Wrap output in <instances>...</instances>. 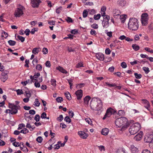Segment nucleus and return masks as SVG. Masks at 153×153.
Wrapping results in <instances>:
<instances>
[{
	"label": "nucleus",
	"mask_w": 153,
	"mask_h": 153,
	"mask_svg": "<svg viewBox=\"0 0 153 153\" xmlns=\"http://www.w3.org/2000/svg\"><path fill=\"white\" fill-rule=\"evenodd\" d=\"M90 106L93 110H100L102 107V103L101 100L98 98H93L90 102Z\"/></svg>",
	"instance_id": "1"
},
{
	"label": "nucleus",
	"mask_w": 153,
	"mask_h": 153,
	"mask_svg": "<svg viewBox=\"0 0 153 153\" xmlns=\"http://www.w3.org/2000/svg\"><path fill=\"white\" fill-rule=\"evenodd\" d=\"M139 22L138 19L135 18L130 19L128 23V28L132 30H136L139 27Z\"/></svg>",
	"instance_id": "2"
},
{
	"label": "nucleus",
	"mask_w": 153,
	"mask_h": 153,
	"mask_svg": "<svg viewBox=\"0 0 153 153\" xmlns=\"http://www.w3.org/2000/svg\"><path fill=\"white\" fill-rule=\"evenodd\" d=\"M127 119L126 118L123 117L119 118L116 119L115 121V124L116 126L118 127H120L122 126V129H123L125 126H123V125L126 123L127 126H128V124L127 123Z\"/></svg>",
	"instance_id": "3"
},
{
	"label": "nucleus",
	"mask_w": 153,
	"mask_h": 153,
	"mask_svg": "<svg viewBox=\"0 0 153 153\" xmlns=\"http://www.w3.org/2000/svg\"><path fill=\"white\" fill-rule=\"evenodd\" d=\"M140 125L138 123H136L131 126L128 131L131 134H136L140 129Z\"/></svg>",
	"instance_id": "4"
},
{
	"label": "nucleus",
	"mask_w": 153,
	"mask_h": 153,
	"mask_svg": "<svg viewBox=\"0 0 153 153\" xmlns=\"http://www.w3.org/2000/svg\"><path fill=\"white\" fill-rule=\"evenodd\" d=\"M8 106L11 109L10 110H9V111L8 113L12 114H15L17 113L18 110L20 108V107L19 105H17L13 103H9Z\"/></svg>",
	"instance_id": "5"
},
{
	"label": "nucleus",
	"mask_w": 153,
	"mask_h": 153,
	"mask_svg": "<svg viewBox=\"0 0 153 153\" xmlns=\"http://www.w3.org/2000/svg\"><path fill=\"white\" fill-rule=\"evenodd\" d=\"M24 7L20 4H19L15 11L14 15L16 17H19L23 14Z\"/></svg>",
	"instance_id": "6"
},
{
	"label": "nucleus",
	"mask_w": 153,
	"mask_h": 153,
	"mask_svg": "<svg viewBox=\"0 0 153 153\" xmlns=\"http://www.w3.org/2000/svg\"><path fill=\"white\" fill-rule=\"evenodd\" d=\"M149 17L147 13H143L141 16V21L143 26H145L147 25L148 22Z\"/></svg>",
	"instance_id": "7"
},
{
	"label": "nucleus",
	"mask_w": 153,
	"mask_h": 153,
	"mask_svg": "<svg viewBox=\"0 0 153 153\" xmlns=\"http://www.w3.org/2000/svg\"><path fill=\"white\" fill-rule=\"evenodd\" d=\"M116 111L111 108H108L104 117L103 118V120H105L107 117H109L111 114H115Z\"/></svg>",
	"instance_id": "8"
},
{
	"label": "nucleus",
	"mask_w": 153,
	"mask_h": 153,
	"mask_svg": "<svg viewBox=\"0 0 153 153\" xmlns=\"http://www.w3.org/2000/svg\"><path fill=\"white\" fill-rule=\"evenodd\" d=\"M153 140V132H151L147 134L145 137L144 141L146 143L152 142Z\"/></svg>",
	"instance_id": "9"
},
{
	"label": "nucleus",
	"mask_w": 153,
	"mask_h": 153,
	"mask_svg": "<svg viewBox=\"0 0 153 153\" xmlns=\"http://www.w3.org/2000/svg\"><path fill=\"white\" fill-rule=\"evenodd\" d=\"M75 94L77 96V99L79 100H80L82 97V91L81 89L78 90L75 92Z\"/></svg>",
	"instance_id": "10"
},
{
	"label": "nucleus",
	"mask_w": 153,
	"mask_h": 153,
	"mask_svg": "<svg viewBox=\"0 0 153 153\" xmlns=\"http://www.w3.org/2000/svg\"><path fill=\"white\" fill-rule=\"evenodd\" d=\"M41 1L40 0H31V4L33 7H37Z\"/></svg>",
	"instance_id": "11"
},
{
	"label": "nucleus",
	"mask_w": 153,
	"mask_h": 153,
	"mask_svg": "<svg viewBox=\"0 0 153 153\" xmlns=\"http://www.w3.org/2000/svg\"><path fill=\"white\" fill-rule=\"evenodd\" d=\"M78 134L80 137L83 139H86L88 136V134L84 131H79L78 132Z\"/></svg>",
	"instance_id": "12"
},
{
	"label": "nucleus",
	"mask_w": 153,
	"mask_h": 153,
	"mask_svg": "<svg viewBox=\"0 0 153 153\" xmlns=\"http://www.w3.org/2000/svg\"><path fill=\"white\" fill-rule=\"evenodd\" d=\"M120 13V11L117 9L114 10L113 11V15L114 18H117L119 17Z\"/></svg>",
	"instance_id": "13"
},
{
	"label": "nucleus",
	"mask_w": 153,
	"mask_h": 153,
	"mask_svg": "<svg viewBox=\"0 0 153 153\" xmlns=\"http://www.w3.org/2000/svg\"><path fill=\"white\" fill-rule=\"evenodd\" d=\"M97 58L100 61H103L104 59V56L103 54L101 53H98L96 54Z\"/></svg>",
	"instance_id": "14"
},
{
	"label": "nucleus",
	"mask_w": 153,
	"mask_h": 153,
	"mask_svg": "<svg viewBox=\"0 0 153 153\" xmlns=\"http://www.w3.org/2000/svg\"><path fill=\"white\" fill-rule=\"evenodd\" d=\"M143 136V132L142 131H140L139 133H138L136 136L134 137V139L137 141H139L140 140Z\"/></svg>",
	"instance_id": "15"
},
{
	"label": "nucleus",
	"mask_w": 153,
	"mask_h": 153,
	"mask_svg": "<svg viewBox=\"0 0 153 153\" xmlns=\"http://www.w3.org/2000/svg\"><path fill=\"white\" fill-rule=\"evenodd\" d=\"M132 153H138L139 150L138 148L135 147L134 145H131L130 147Z\"/></svg>",
	"instance_id": "16"
},
{
	"label": "nucleus",
	"mask_w": 153,
	"mask_h": 153,
	"mask_svg": "<svg viewBox=\"0 0 153 153\" xmlns=\"http://www.w3.org/2000/svg\"><path fill=\"white\" fill-rule=\"evenodd\" d=\"M38 60L36 58L34 59L33 61L32 64L33 66H36V67H42V66L39 64H37Z\"/></svg>",
	"instance_id": "17"
},
{
	"label": "nucleus",
	"mask_w": 153,
	"mask_h": 153,
	"mask_svg": "<svg viewBox=\"0 0 153 153\" xmlns=\"http://www.w3.org/2000/svg\"><path fill=\"white\" fill-rule=\"evenodd\" d=\"M109 132V130L108 128H105L102 129L101 131V134L104 135H107Z\"/></svg>",
	"instance_id": "18"
},
{
	"label": "nucleus",
	"mask_w": 153,
	"mask_h": 153,
	"mask_svg": "<svg viewBox=\"0 0 153 153\" xmlns=\"http://www.w3.org/2000/svg\"><path fill=\"white\" fill-rule=\"evenodd\" d=\"M91 99V97L89 96H86L84 99L85 104L86 105H88L89 101Z\"/></svg>",
	"instance_id": "19"
},
{
	"label": "nucleus",
	"mask_w": 153,
	"mask_h": 153,
	"mask_svg": "<svg viewBox=\"0 0 153 153\" xmlns=\"http://www.w3.org/2000/svg\"><path fill=\"white\" fill-rule=\"evenodd\" d=\"M117 4L118 5L123 7L125 5L126 3L124 0H118L117 1Z\"/></svg>",
	"instance_id": "20"
},
{
	"label": "nucleus",
	"mask_w": 153,
	"mask_h": 153,
	"mask_svg": "<svg viewBox=\"0 0 153 153\" xmlns=\"http://www.w3.org/2000/svg\"><path fill=\"white\" fill-rule=\"evenodd\" d=\"M40 74L38 72L36 74H35L33 76L31 75L30 76V78L32 79L31 78H33L34 80V81H37L36 79L40 76Z\"/></svg>",
	"instance_id": "21"
},
{
	"label": "nucleus",
	"mask_w": 153,
	"mask_h": 153,
	"mask_svg": "<svg viewBox=\"0 0 153 153\" xmlns=\"http://www.w3.org/2000/svg\"><path fill=\"white\" fill-rule=\"evenodd\" d=\"M40 51V50L39 48H35L33 49L32 52L33 54L36 55L39 53Z\"/></svg>",
	"instance_id": "22"
},
{
	"label": "nucleus",
	"mask_w": 153,
	"mask_h": 153,
	"mask_svg": "<svg viewBox=\"0 0 153 153\" xmlns=\"http://www.w3.org/2000/svg\"><path fill=\"white\" fill-rule=\"evenodd\" d=\"M126 16H127L126 15H122L119 16V17L122 23H124L126 19Z\"/></svg>",
	"instance_id": "23"
},
{
	"label": "nucleus",
	"mask_w": 153,
	"mask_h": 153,
	"mask_svg": "<svg viewBox=\"0 0 153 153\" xmlns=\"http://www.w3.org/2000/svg\"><path fill=\"white\" fill-rule=\"evenodd\" d=\"M109 21H103L102 22V25L104 28H106L109 26Z\"/></svg>",
	"instance_id": "24"
},
{
	"label": "nucleus",
	"mask_w": 153,
	"mask_h": 153,
	"mask_svg": "<svg viewBox=\"0 0 153 153\" xmlns=\"http://www.w3.org/2000/svg\"><path fill=\"white\" fill-rule=\"evenodd\" d=\"M57 70H59L60 72L63 74H67L68 73L67 71L63 68H56Z\"/></svg>",
	"instance_id": "25"
},
{
	"label": "nucleus",
	"mask_w": 153,
	"mask_h": 153,
	"mask_svg": "<svg viewBox=\"0 0 153 153\" xmlns=\"http://www.w3.org/2000/svg\"><path fill=\"white\" fill-rule=\"evenodd\" d=\"M106 10V7H102L101 9V14L102 16H104L105 14V11Z\"/></svg>",
	"instance_id": "26"
},
{
	"label": "nucleus",
	"mask_w": 153,
	"mask_h": 153,
	"mask_svg": "<svg viewBox=\"0 0 153 153\" xmlns=\"http://www.w3.org/2000/svg\"><path fill=\"white\" fill-rule=\"evenodd\" d=\"M65 95L67 98L68 100H71V97L70 93L67 91L65 93Z\"/></svg>",
	"instance_id": "27"
},
{
	"label": "nucleus",
	"mask_w": 153,
	"mask_h": 153,
	"mask_svg": "<svg viewBox=\"0 0 153 153\" xmlns=\"http://www.w3.org/2000/svg\"><path fill=\"white\" fill-rule=\"evenodd\" d=\"M133 48L135 51H137L140 49L139 46L137 44H133L132 45Z\"/></svg>",
	"instance_id": "28"
},
{
	"label": "nucleus",
	"mask_w": 153,
	"mask_h": 153,
	"mask_svg": "<svg viewBox=\"0 0 153 153\" xmlns=\"http://www.w3.org/2000/svg\"><path fill=\"white\" fill-rule=\"evenodd\" d=\"M134 75L135 78L137 79H140L142 77V75L140 74H138L135 73H134Z\"/></svg>",
	"instance_id": "29"
},
{
	"label": "nucleus",
	"mask_w": 153,
	"mask_h": 153,
	"mask_svg": "<svg viewBox=\"0 0 153 153\" xmlns=\"http://www.w3.org/2000/svg\"><path fill=\"white\" fill-rule=\"evenodd\" d=\"M116 153H127L125 149L122 148L119 150H118Z\"/></svg>",
	"instance_id": "30"
},
{
	"label": "nucleus",
	"mask_w": 153,
	"mask_h": 153,
	"mask_svg": "<svg viewBox=\"0 0 153 153\" xmlns=\"http://www.w3.org/2000/svg\"><path fill=\"white\" fill-rule=\"evenodd\" d=\"M8 42L10 46H14L16 43V42L14 41H13L11 40H9L8 41Z\"/></svg>",
	"instance_id": "31"
},
{
	"label": "nucleus",
	"mask_w": 153,
	"mask_h": 153,
	"mask_svg": "<svg viewBox=\"0 0 153 153\" xmlns=\"http://www.w3.org/2000/svg\"><path fill=\"white\" fill-rule=\"evenodd\" d=\"M40 105V103L39 101L38 100L37 98H36L35 100L34 104V105L36 107H39Z\"/></svg>",
	"instance_id": "32"
},
{
	"label": "nucleus",
	"mask_w": 153,
	"mask_h": 153,
	"mask_svg": "<svg viewBox=\"0 0 153 153\" xmlns=\"http://www.w3.org/2000/svg\"><path fill=\"white\" fill-rule=\"evenodd\" d=\"M103 17V20L104 21H109V20L110 19V17L109 16L107 15H105L102 16Z\"/></svg>",
	"instance_id": "33"
},
{
	"label": "nucleus",
	"mask_w": 153,
	"mask_h": 153,
	"mask_svg": "<svg viewBox=\"0 0 153 153\" xmlns=\"http://www.w3.org/2000/svg\"><path fill=\"white\" fill-rule=\"evenodd\" d=\"M17 38L18 39L20 40L22 42H24L25 40V38L24 37L19 35L17 36Z\"/></svg>",
	"instance_id": "34"
},
{
	"label": "nucleus",
	"mask_w": 153,
	"mask_h": 153,
	"mask_svg": "<svg viewBox=\"0 0 153 153\" xmlns=\"http://www.w3.org/2000/svg\"><path fill=\"white\" fill-rule=\"evenodd\" d=\"M100 14H98L97 15H94V18L95 20H98L100 18Z\"/></svg>",
	"instance_id": "35"
},
{
	"label": "nucleus",
	"mask_w": 153,
	"mask_h": 153,
	"mask_svg": "<svg viewBox=\"0 0 153 153\" xmlns=\"http://www.w3.org/2000/svg\"><path fill=\"white\" fill-rule=\"evenodd\" d=\"M20 149L21 150L23 151L24 152H27L28 151V150L27 148L25 146H24V147L22 146H20Z\"/></svg>",
	"instance_id": "36"
},
{
	"label": "nucleus",
	"mask_w": 153,
	"mask_h": 153,
	"mask_svg": "<svg viewBox=\"0 0 153 153\" xmlns=\"http://www.w3.org/2000/svg\"><path fill=\"white\" fill-rule=\"evenodd\" d=\"M85 84L84 83H80L77 84L76 86V88L77 89H80L84 87Z\"/></svg>",
	"instance_id": "37"
},
{
	"label": "nucleus",
	"mask_w": 153,
	"mask_h": 153,
	"mask_svg": "<svg viewBox=\"0 0 153 153\" xmlns=\"http://www.w3.org/2000/svg\"><path fill=\"white\" fill-rule=\"evenodd\" d=\"M64 120L65 121H66L68 123H70L71 121V119L68 116H67L65 117L64 118Z\"/></svg>",
	"instance_id": "38"
},
{
	"label": "nucleus",
	"mask_w": 153,
	"mask_h": 153,
	"mask_svg": "<svg viewBox=\"0 0 153 153\" xmlns=\"http://www.w3.org/2000/svg\"><path fill=\"white\" fill-rule=\"evenodd\" d=\"M111 59V58L110 57H104V61L105 62H110Z\"/></svg>",
	"instance_id": "39"
},
{
	"label": "nucleus",
	"mask_w": 153,
	"mask_h": 153,
	"mask_svg": "<svg viewBox=\"0 0 153 153\" xmlns=\"http://www.w3.org/2000/svg\"><path fill=\"white\" fill-rule=\"evenodd\" d=\"M62 10V7H58L56 10V13L59 14L60 13Z\"/></svg>",
	"instance_id": "40"
},
{
	"label": "nucleus",
	"mask_w": 153,
	"mask_h": 153,
	"mask_svg": "<svg viewBox=\"0 0 153 153\" xmlns=\"http://www.w3.org/2000/svg\"><path fill=\"white\" fill-rule=\"evenodd\" d=\"M51 84L53 86H55L56 85V81L54 79H52L51 80Z\"/></svg>",
	"instance_id": "41"
},
{
	"label": "nucleus",
	"mask_w": 153,
	"mask_h": 153,
	"mask_svg": "<svg viewBox=\"0 0 153 153\" xmlns=\"http://www.w3.org/2000/svg\"><path fill=\"white\" fill-rule=\"evenodd\" d=\"M42 138L40 136L38 137L36 139V141L39 143H41L42 141Z\"/></svg>",
	"instance_id": "42"
},
{
	"label": "nucleus",
	"mask_w": 153,
	"mask_h": 153,
	"mask_svg": "<svg viewBox=\"0 0 153 153\" xmlns=\"http://www.w3.org/2000/svg\"><path fill=\"white\" fill-rule=\"evenodd\" d=\"M29 131L28 130H27L26 128H24L23 129L21 130L20 132V133L25 134L27 133Z\"/></svg>",
	"instance_id": "43"
},
{
	"label": "nucleus",
	"mask_w": 153,
	"mask_h": 153,
	"mask_svg": "<svg viewBox=\"0 0 153 153\" xmlns=\"http://www.w3.org/2000/svg\"><path fill=\"white\" fill-rule=\"evenodd\" d=\"M40 117L39 114L36 115L34 117V120L36 122H38L39 121Z\"/></svg>",
	"instance_id": "44"
},
{
	"label": "nucleus",
	"mask_w": 153,
	"mask_h": 153,
	"mask_svg": "<svg viewBox=\"0 0 153 153\" xmlns=\"http://www.w3.org/2000/svg\"><path fill=\"white\" fill-rule=\"evenodd\" d=\"M144 50L146 51L152 53H153V51L151 49V48H148V47H146L145 48H144Z\"/></svg>",
	"instance_id": "45"
},
{
	"label": "nucleus",
	"mask_w": 153,
	"mask_h": 153,
	"mask_svg": "<svg viewBox=\"0 0 153 153\" xmlns=\"http://www.w3.org/2000/svg\"><path fill=\"white\" fill-rule=\"evenodd\" d=\"M60 141H58L57 143V144H56L54 147V148L55 149H58L60 147Z\"/></svg>",
	"instance_id": "46"
},
{
	"label": "nucleus",
	"mask_w": 153,
	"mask_h": 153,
	"mask_svg": "<svg viewBox=\"0 0 153 153\" xmlns=\"http://www.w3.org/2000/svg\"><path fill=\"white\" fill-rule=\"evenodd\" d=\"M83 16L84 18L86 17L88 15V12L86 10H84L83 12Z\"/></svg>",
	"instance_id": "47"
},
{
	"label": "nucleus",
	"mask_w": 153,
	"mask_h": 153,
	"mask_svg": "<svg viewBox=\"0 0 153 153\" xmlns=\"http://www.w3.org/2000/svg\"><path fill=\"white\" fill-rule=\"evenodd\" d=\"M3 73L2 74V76L1 78V80L3 82H4L7 79V76H3Z\"/></svg>",
	"instance_id": "48"
},
{
	"label": "nucleus",
	"mask_w": 153,
	"mask_h": 153,
	"mask_svg": "<svg viewBox=\"0 0 153 153\" xmlns=\"http://www.w3.org/2000/svg\"><path fill=\"white\" fill-rule=\"evenodd\" d=\"M105 84L107 85L109 87H115L116 86V85L115 83L114 84H110L108 83V82H105Z\"/></svg>",
	"instance_id": "49"
},
{
	"label": "nucleus",
	"mask_w": 153,
	"mask_h": 153,
	"mask_svg": "<svg viewBox=\"0 0 153 153\" xmlns=\"http://www.w3.org/2000/svg\"><path fill=\"white\" fill-rule=\"evenodd\" d=\"M63 117L62 114L60 115L59 117L57 118V120L59 122H61L63 120Z\"/></svg>",
	"instance_id": "50"
},
{
	"label": "nucleus",
	"mask_w": 153,
	"mask_h": 153,
	"mask_svg": "<svg viewBox=\"0 0 153 153\" xmlns=\"http://www.w3.org/2000/svg\"><path fill=\"white\" fill-rule=\"evenodd\" d=\"M38 28H34L31 30L30 33L32 34H33L35 32L38 31Z\"/></svg>",
	"instance_id": "51"
},
{
	"label": "nucleus",
	"mask_w": 153,
	"mask_h": 153,
	"mask_svg": "<svg viewBox=\"0 0 153 153\" xmlns=\"http://www.w3.org/2000/svg\"><path fill=\"white\" fill-rule=\"evenodd\" d=\"M25 127V125L23 123L19 124V127L18 129L19 130L22 129V128H24Z\"/></svg>",
	"instance_id": "52"
},
{
	"label": "nucleus",
	"mask_w": 153,
	"mask_h": 153,
	"mask_svg": "<svg viewBox=\"0 0 153 153\" xmlns=\"http://www.w3.org/2000/svg\"><path fill=\"white\" fill-rule=\"evenodd\" d=\"M56 100L58 102H61L63 101V99L61 97H58L56 98Z\"/></svg>",
	"instance_id": "53"
},
{
	"label": "nucleus",
	"mask_w": 153,
	"mask_h": 153,
	"mask_svg": "<svg viewBox=\"0 0 153 153\" xmlns=\"http://www.w3.org/2000/svg\"><path fill=\"white\" fill-rule=\"evenodd\" d=\"M66 20L68 23L72 22H73L72 19L69 17H68L66 19Z\"/></svg>",
	"instance_id": "54"
},
{
	"label": "nucleus",
	"mask_w": 153,
	"mask_h": 153,
	"mask_svg": "<svg viewBox=\"0 0 153 153\" xmlns=\"http://www.w3.org/2000/svg\"><path fill=\"white\" fill-rule=\"evenodd\" d=\"M17 94L18 95H20L23 94V92L22 90L18 89L16 91Z\"/></svg>",
	"instance_id": "55"
},
{
	"label": "nucleus",
	"mask_w": 153,
	"mask_h": 153,
	"mask_svg": "<svg viewBox=\"0 0 153 153\" xmlns=\"http://www.w3.org/2000/svg\"><path fill=\"white\" fill-rule=\"evenodd\" d=\"M90 34L92 35H95L97 34V32L94 29H91L90 31Z\"/></svg>",
	"instance_id": "56"
},
{
	"label": "nucleus",
	"mask_w": 153,
	"mask_h": 153,
	"mask_svg": "<svg viewBox=\"0 0 153 153\" xmlns=\"http://www.w3.org/2000/svg\"><path fill=\"white\" fill-rule=\"evenodd\" d=\"M8 36L7 33L4 31H3L2 32V36L4 38H7Z\"/></svg>",
	"instance_id": "57"
},
{
	"label": "nucleus",
	"mask_w": 153,
	"mask_h": 153,
	"mask_svg": "<svg viewBox=\"0 0 153 153\" xmlns=\"http://www.w3.org/2000/svg\"><path fill=\"white\" fill-rule=\"evenodd\" d=\"M105 33L107 34V35L109 37H111L112 36L111 32H108L107 30H105Z\"/></svg>",
	"instance_id": "58"
},
{
	"label": "nucleus",
	"mask_w": 153,
	"mask_h": 153,
	"mask_svg": "<svg viewBox=\"0 0 153 153\" xmlns=\"http://www.w3.org/2000/svg\"><path fill=\"white\" fill-rule=\"evenodd\" d=\"M42 52L44 54H46L48 53V50L46 48H43L42 50Z\"/></svg>",
	"instance_id": "59"
},
{
	"label": "nucleus",
	"mask_w": 153,
	"mask_h": 153,
	"mask_svg": "<svg viewBox=\"0 0 153 153\" xmlns=\"http://www.w3.org/2000/svg\"><path fill=\"white\" fill-rule=\"evenodd\" d=\"M143 70L145 71V73L147 74L149 72V68H143Z\"/></svg>",
	"instance_id": "60"
},
{
	"label": "nucleus",
	"mask_w": 153,
	"mask_h": 153,
	"mask_svg": "<svg viewBox=\"0 0 153 153\" xmlns=\"http://www.w3.org/2000/svg\"><path fill=\"white\" fill-rule=\"evenodd\" d=\"M13 145L15 147H19L20 146L19 142H14L13 143Z\"/></svg>",
	"instance_id": "61"
},
{
	"label": "nucleus",
	"mask_w": 153,
	"mask_h": 153,
	"mask_svg": "<svg viewBox=\"0 0 153 153\" xmlns=\"http://www.w3.org/2000/svg\"><path fill=\"white\" fill-rule=\"evenodd\" d=\"M105 53L106 54H109L111 52V51L109 48H107L105 51Z\"/></svg>",
	"instance_id": "62"
},
{
	"label": "nucleus",
	"mask_w": 153,
	"mask_h": 153,
	"mask_svg": "<svg viewBox=\"0 0 153 153\" xmlns=\"http://www.w3.org/2000/svg\"><path fill=\"white\" fill-rule=\"evenodd\" d=\"M141 153H151V152L147 149H145L142 150Z\"/></svg>",
	"instance_id": "63"
},
{
	"label": "nucleus",
	"mask_w": 153,
	"mask_h": 153,
	"mask_svg": "<svg viewBox=\"0 0 153 153\" xmlns=\"http://www.w3.org/2000/svg\"><path fill=\"white\" fill-rule=\"evenodd\" d=\"M41 117L42 118L44 119L46 117V114L45 112H43L41 115Z\"/></svg>",
	"instance_id": "64"
}]
</instances>
